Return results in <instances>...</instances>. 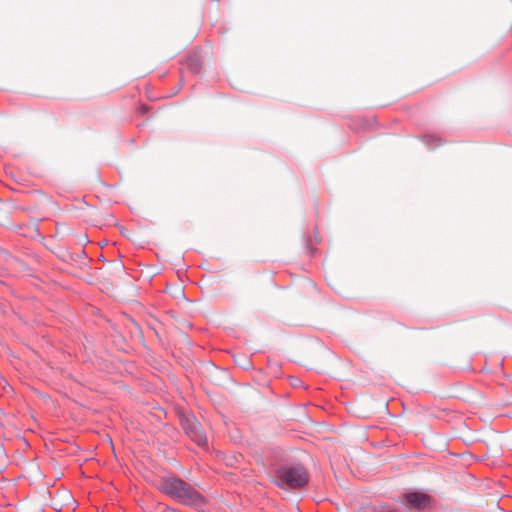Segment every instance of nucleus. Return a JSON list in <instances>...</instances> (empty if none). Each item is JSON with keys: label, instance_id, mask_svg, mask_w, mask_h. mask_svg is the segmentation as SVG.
Wrapping results in <instances>:
<instances>
[{"label": "nucleus", "instance_id": "1", "mask_svg": "<svg viewBox=\"0 0 512 512\" xmlns=\"http://www.w3.org/2000/svg\"><path fill=\"white\" fill-rule=\"evenodd\" d=\"M272 482L281 489L297 490L309 482L305 466L299 462L275 463L271 467Z\"/></svg>", "mask_w": 512, "mask_h": 512}, {"label": "nucleus", "instance_id": "2", "mask_svg": "<svg viewBox=\"0 0 512 512\" xmlns=\"http://www.w3.org/2000/svg\"><path fill=\"white\" fill-rule=\"evenodd\" d=\"M159 490L180 504L193 508H200L206 503L205 498L195 488L177 476L162 478Z\"/></svg>", "mask_w": 512, "mask_h": 512}, {"label": "nucleus", "instance_id": "3", "mask_svg": "<svg viewBox=\"0 0 512 512\" xmlns=\"http://www.w3.org/2000/svg\"><path fill=\"white\" fill-rule=\"evenodd\" d=\"M185 434L199 447H207L208 441L201 424L193 415H183L180 418Z\"/></svg>", "mask_w": 512, "mask_h": 512}, {"label": "nucleus", "instance_id": "4", "mask_svg": "<svg viewBox=\"0 0 512 512\" xmlns=\"http://www.w3.org/2000/svg\"><path fill=\"white\" fill-rule=\"evenodd\" d=\"M405 500L410 506L421 509L428 504L430 497L421 492H409L405 495Z\"/></svg>", "mask_w": 512, "mask_h": 512}, {"label": "nucleus", "instance_id": "5", "mask_svg": "<svg viewBox=\"0 0 512 512\" xmlns=\"http://www.w3.org/2000/svg\"><path fill=\"white\" fill-rule=\"evenodd\" d=\"M421 139L423 144L429 149L436 148L442 144L441 139L433 134H425Z\"/></svg>", "mask_w": 512, "mask_h": 512}, {"label": "nucleus", "instance_id": "6", "mask_svg": "<svg viewBox=\"0 0 512 512\" xmlns=\"http://www.w3.org/2000/svg\"><path fill=\"white\" fill-rule=\"evenodd\" d=\"M187 66L194 74H198L201 70V62L196 55H192L187 58Z\"/></svg>", "mask_w": 512, "mask_h": 512}, {"label": "nucleus", "instance_id": "7", "mask_svg": "<svg viewBox=\"0 0 512 512\" xmlns=\"http://www.w3.org/2000/svg\"><path fill=\"white\" fill-rule=\"evenodd\" d=\"M298 382H299V379H296V381L293 382V386H296V384H298Z\"/></svg>", "mask_w": 512, "mask_h": 512}, {"label": "nucleus", "instance_id": "8", "mask_svg": "<svg viewBox=\"0 0 512 512\" xmlns=\"http://www.w3.org/2000/svg\"><path fill=\"white\" fill-rule=\"evenodd\" d=\"M298 382H299V379H296V381L293 382V386H296V384H298Z\"/></svg>", "mask_w": 512, "mask_h": 512}, {"label": "nucleus", "instance_id": "9", "mask_svg": "<svg viewBox=\"0 0 512 512\" xmlns=\"http://www.w3.org/2000/svg\"><path fill=\"white\" fill-rule=\"evenodd\" d=\"M298 382H299V379H296V381L293 382V386H296V384H298Z\"/></svg>", "mask_w": 512, "mask_h": 512}, {"label": "nucleus", "instance_id": "10", "mask_svg": "<svg viewBox=\"0 0 512 512\" xmlns=\"http://www.w3.org/2000/svg\"><path fill=\"white\" fill-rule=\"evenodd\" d=\"M142 110H143V113H145V112H146V108H145V106H142Z\"/></svg>", "mask_w": 512, "mask_h": 512}]
</instances>
